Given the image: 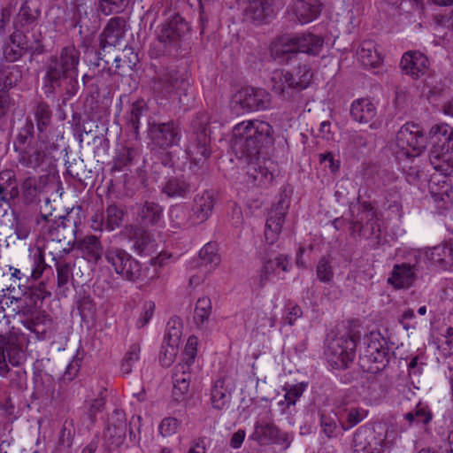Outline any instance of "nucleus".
Listing matches in <instances>:
<instances>
[{"label": "nucleus", "instance_id": "f257e3e1", "mask_svg": "<svg viewBox=\"0 0 453 453\" xmlns=\"http://www.w3.org/2000/svg\"><path fill=\"white\" fill-rule=\"evenodd\" d=\"M80 55L78 49L68 45L62 48L58 54L51 56L45 65L43 81L46 96L55 95L58 90L62 91V105H65L79 90Z\"/></svg>", "mask_w": 453, "mask_h": 453}, {"label": "nucleus", "instance_id": "f03ea898", "mask_svg": "<svg viewBox=\"0 0 453 453\" xmlns=\"http://www.w3.org/2000/svg\"><path fill=\"white\" fill-rule=\"evenodd\" d=\"M273 128L266 121H242L233 127L231 149L239 158L256 159L261 148L273 142Z\"/></svg>", "mask_w": 453, "mask_h": 453}, {"label": "nucleus", "instance_id": "7ed1b4c3", "mask_svg": "<svg viewBox=\"0 0 453 453\" xmlns=\"http://www.w3.org/2000/svg\"><path fill=\"white\" fill-rule=\"evenodd\" d=\"M428 139L432 144L429 160L434 169L445 176L453 175V162L448 157L453 152V127L444 123L434 125Z\"/></svg>", "mask_w": 453, "mask_h": 453}, {"label": "nucleus", "instance_id": "20e7f679", "mask_svg": "<svg viewBox=\"0 0 453 453\" xmlns=\"http://www.w3.org/2000/svg\"><path fill=\"white\" fill-rule=\"evenodd\" d=\"M323 44L322 37L308 33L274 42L272 45L271 52L274 58H278L281 62H296L299 53L319 55Z\"/></svg>", "mask_w": 453, "mask_h": 453}, {"label": "nucleus", "instance_id": "39448f33", "mask_svg": "<svg viewBox=\"0 0 453 453\" xmlns=\"http://www.w3.org/2000/svg\"><path fill=\"white\" fill-rule=\"evenodd\" d=\"M396 437L395 430L384 423L363 426L354 434L353 448L356 453H383L393 445Z\"/></svg>", "mask_w": 453, "mask_h": 453}, {"label": "nucleus", "instance_id": "423d86ee", "mask_svg": "<svg viewBox=\"0 0 453 453\" xmlns=\"http://www.w3.org/2000/svg\"><path fill=\"white\" fill-rule=\"evenodd\" d=\"M311 78V68L305 64H299L293 72L275 73L272 78L273 90L284 100L300 104L303 101L301 91L309 86Z\"/></svg>", "mask_w": 453, "mask_h": 453}, {"label": "nucleus", "instance_id": "0eeeda50", "mask_svg": "<svg viewBox=\"0 0 453 453\" xmlns=\"http://www.w3.org/2000/svg\"><path fill=\"white\" fill-rule=\"evenodd\" d=\"M105 261L117 275L131 282L154 277V274H150L148 267L143 266L126 250L115 245L105 248Z\"/></svg>", "mask_w": 453, "mask_h": 453}, {"label": "nucleus", "instance_id": "6e6552de", "mask_svg": "<svg viewBox=\"0 0 453 453\" xmlns=\"http://www.w3.org/2000/svg\"><path fill=\"white\" fill-rule=\"evenodd\" d=\"M188 86V73L174 65L157 68L151 80L152 91L158 99H174L179 93L186 91Z\"/></svg>", "mask_w": 453, "mask_h": 453}, {"label": "nucleus", "instance_id": "1a4fd4ad", "mask_svg": "<svg viewBox=\"0 0 453 453\" xmlns=\"http://www.w3.org/2000/svg\"><path fill=\"white\" fill-rule=\"evenodd\" d=\"M210 117L205 111L198 112L191 121V135L187 149L191 164L202 167L211 154L209 134Z\"/></svg>", "mask_w": 453, "mask_h": 453}, {"label": "nucleus", "instance_id": "9d476101", "mask_svg": "<svg viewBox=\"0 0 453 453\" xmlns=\"http://www.w3.org/2000/svg\"><path fill=\"white\" fill-rule=\"evenodd\" d=\"M197 338L190 336L188 339L184 349V362L174 366L173 373V396L175 401H180L188 393L191 381V365L196 357Z\"/></svg>", "mask_w": 453, "mask_h": 453}, {"label": "nucleus", "instance_id": "9b49d317", "mask_svg": "<svg viewBox=\"0 0 453 453\" xmlns=\"http://www.w3.org/2000/svg\"><path fill=\"white\" fill-rule=\"evenodd\" d=\"M357 337L346 334L333 338L326 349L327 362L334 369H345L356 356Z\"/></svg>", "mask_w": 453, "mask_h": 453}, {"label": "nucleus", "instance_id": "f8f14e48", "mask_svg": "<svg viewBox=\"0 0 453 453\" xmlns=\"http://www.w3.org/2000/svg\"><path fill=\"white\" fill-rule=\"evenodd\" d=\"M428 137L422 127L415 123H406L396 134V146L406 157H415L426 149Z\"/></svg>", "mask_w": 453, "mask_h": 453}, {"label": "nucleus", "instance_id": "ddd939ff", "mask_svg": "<svg viewBox=\"0 0 453 453\" xmlns=\"http://www.w3.org/2000/svg\"><path fill=\"white\" fill-rule=\"evenodd\" d=\"M25 358L22 344L18 334H0V376L5 377L10 372L8 364L19 365Z\"/></svg>", "mask_w": 453, "mask_h": 453}, {"label": "nucleus", "instance_id": "4468645a", "mask_svg": "<svg viewBox=\"0 0 453 453\" xmlns=\"http://www.w3.org/2000/svg\"><path fill=\"white\" fill-rule=\"evenodd\" d=\"M234 104L241 113L263 111L270 106L271 95L261 88L245 87L234 95Z\"/></svg>", "mask_w": 453, "mask_h": 453}, {"label": "nucleus", "instance_id": "2eb2a0df", "mask_svg": "<svg viewBox=\"0 0 453 453\" xmlns=\"http://www.w3.org/2000/svg\"><path fill=\"white\" fill-rule=\"evenodd\" d=\"M149 135L152 144L160 149H168L179 144L181 131L177 123L168 121L164 123H149Z\"/></svg>", "mask_w": 453, "mask_h": 453}, {"label": "nucleus", "instance_id": "dca6fc26", "mask_svg": "<svg viewBox=\"0 0 453 453\" xmlns=\"http://www.w3.org/2000/svg\"><path fill=\"white\" fill-rule=\"evenodd\" d=\"M238 5L243 19L255 25L268 23L274 16L273 0H239Z\"/></svg>", "mask_w": 453, "mask_h": 453}, {"label": "nucleus", "instance_id": "f3484780", "mask_svg": "<svg viewBox=\"0 0 453 453\" xmlns=\"http://www.w3.org/2000/svg\"><path fill=\"white\" fill-rule=\"evenodd\" d=\"M250 438L259 445L279 444L285 449L288 448L292 441L289 434L281 431L273 422L264 420L255 423Z\"/></svg>", "mask_w": 453, "mask_h": 453}, {"label": "nucleus", "instance_id": "a211bd4d", "mask_svg": "<svg viewBox=\"0 0 453 453\" xmlns=\"http://www.w3.org/2000/svg\"><path fill=\"white\" fill-rule=\"evenodd\" d=\"M52 214H39L35 218V223L37 226H41V232L42 234H49L51 238H55V232L57 235L63 238L67 234H74L77 228V221L72 219L71 212L64 216H59L58 220L51 219Z\"/></svg>", "mask_w": 453, "mask_h": 453}, {"label": "nucleus", "instance_id": "6ab92c4d", "mask_svg": "<svg viewBox=\"0 0 453 453\" xmlns=\"http://www.w3.org/2000/svg\"><path fill=\"white\" fill-rule=\"evenodd\" d=\"M288 206L289 202L286 196H280L277 203L268 211L265 227V240L268 244H273L278 241Z\"/></svg>", "mask_w": 453, "mask_h": 453}, {"label": "nucleus", "instance_id": "aec40b11", "mask_svg": "<svg viewBox=\"0 0 453 453\" xmlns=\"http://www.w3.org/2000/svg\"><path fill=\"white\" fill-rule=\"evenodd\" d=\"M386 341L379 333L370 334V342L367 343L365 354L362 360H367L374 364V366L368 367V371L375 372L384 369L388 364V349L385 347Z\"/></svg>", "mask_w": 453, "mask_h": 453}, {"label": "nucleus", "instance_id": "412c9836", "mask_svg": "<svg viewBox=\"0 0 453 453\" xmlns=\"http://www.w3.org/2000/svg\"><path fill=\"white\" fill-rule=\"evenodd\" d=\"M189 31V26L179 14L171 16L157 31V39L165 46L176 44Z\"/></svg>", "mask_w": 453, "mask_h": 453}, {"label": "nucleus", "instance_id": "4be33fe9", "mask_svg": "<svg viewBox=\"0 0 453 453\" xmlns=\"http://www.w3.org/2000/svg\"><path fill=\"white\" fill-rule=\"evenodd\" d=\"M126 234L132 243V249L141 256H149L156 252V242L146 229L136 225L126 226Z\"/></svg>", "mask_w": 453, "mask_h": 453}, {"label": "nucleus", "instance_id": "5701e85b", "mask_svg": "<svg viewBox=\"0 0 453 453\" xmlns=\"http://www.w3.org/2000/svg\"><path fill=\"white\" fill-rule=\"evenodd\" d=\"M216 198L214 194L209 190L197 193L191 207L190 222L192 225H198L205 222L212 214Z\"/></svg>", "mask_w": 453, "mask_h": 453}, {"label": "nucleus", "instance_id": "b1692460", "mask_svg": "<svg viewBox=\"0 0 453 453\" xmlns=\"http://www.w3.org/2000/svg\"><path fill=\"white\" fill-rule=\"evenodd\" d=\"M29 257L26 264L21 269H15L12 276L18 279H29L38 280L42 275L47 267L44 258V252L40 247L29 250Z\"/></svg>", "mask_w": 453, "mask_h": 453}, {"label": "nucleus", "instance_id": "393cba45", "mask_svg": "<svg viewBox=\"0 0 453 453\" xmlns=\"http://www.w3.org/2000/svg\"><path fill=\"white\" fill-rule=\"evenodd\" d=\"M128 26L126 18L115 16L111 18L100 34V47L116 46L125 36Z\"/></svg>", "mask_w": 453, "mask_h": 453}, {"label": "nucleus", "instance_id": "a878e982", "mask_svg": "<svg viewBox=\"0 0 453 453\" xmlns=\"http://www.w3.org/2000/svg\"><path fill=\"white\" fill-rule=\"evenodd\" d=\"M419 271L418 262L414 264L401 263L393 266L388 283L395 288H409L415 283Z\"/></svg>", "mask_w": 453, "mask_h": 453}, {"label": "nucleus", "instance_id": "bb28decb", "mask_svg": "<svg viewBox=\"0 0 453 453\" xmlns=\"http://www.w3.org/2000/svg\"><path fill=\"white\" fill-rule=\"evenodd\" d=\"M400 67L404 74L418 80L427 72L429 61L420 51H407L402 57Z\"/></svg>", "mask_w": 453, "mask_h": 453}, {"label": "nucleus", "instance_id": "cd10ccee", "mask_svg": "<svg viewBox=\"0 0 453 453\" xmlns=\"http://www.w3.org/2000/svg\"><path fill=\"white\" fill-rule=\"evenodd\" d=\"M127 418L122 411L114 410L104 431V437L116 447L123 444L127 433Z\"/></svg>", "mask_w": 453, "mask_h": 453}, {"label": "nucleus", "instance_id": "c85d7f7f", "mask_svg": "<svg viewBox=\"0 0 453 453\" xmlns=\"http://www.w3.org/2000/svg\"><path fill=\"white\" fill-rule=\"evenodd\" d=\"M369 411L358 404L343 403L339 407L337 418L344 431L357 426L368 416Z\"/></svg>", "mask_w": 453, "mask_h": 453}, {"label": "nucleus", "instance_id": "c756f323", "mask_svg": "<svg viewBox=\"0 0 453 453\" xmlns=\"http://www.w3.org/2000/svg\"><path fill=\"white\" fill-rule=\"evenodd\" d=\"M323 10L320 0H294L293 14L301 24H308L317 19Z\"/></svg>", "mask_w": 453, "mask_h": 453}, {"label": "nucleus", "instance_id": "7c9ffc66", "mask_svg": "<svg viewBox=\"0 0 453 453\" xmlns=\"http://www.w3.org/2000/svg\"><path fill=\"white\" fill-rule=\"evenodd\" d=\"M430 263L441 270H450L453 267V242L449 241L430 248L426 252Z\"/></svg>", "mask_w": 453, "mask_h": 453}, {"label": "nucleus", "instance_id": "2f4dec72", "mask_svg": "<svg viewBox=\"0 0 453 453\" xmlns=\"http://www.w3.org/2000/svg\"><path fill=\"white\" fill-rule=\"evenodd\" d=\"M77 248L89 263L97 265L103 257L105 259V249L96 235L85 236L78 242Z\"/></svg>", "mask_w": 453, "mask_h": 453}, {"label": "nucleus", "instance_id": "473e14b6", "mask_svg": "<svg viewBox=\"0 0 453 453\" xmlns=\"http://www.w3.org/2000/svg\"><path fill=\"white\" fill-rule=\"evenodd\" d=\"M46 177L28 175L20 182V193L25 204H33L39 202V196L43 190L41 183H45Z\"/></svg>", "mask_w": 453, "mask_h": 453}, {"label": "nucleus", "instance_id": "72a5a7b5", "mask_svg": "<svg viewBox=\"0 0 453 453\" xmlns=\"http://www.w3.org/2000/svg\"><path fill=\"white\" fill-rule=\"evenodd\" d=\"M33 398L42 401H49L53 398L55 392V380L46 372H35L33 378Z\"/></svg>", "mask_w": 453, "mask_h": 453}, {"label": "nucleus", "instance_id": "f704fd0d", "mask_svg": "<svg viewBox=\"0 0 453 453\" xmlns=\"http://www.w3.org/2000/svg\"><path fill=\"white\" fill-rule=\"evenodd\" d=\"M376 219L377 211L370 202L359 203L351 209L350 234L356 237L357 226Z\"/></svg>", "mask_w": 453, "mask_h": 453}, {"label": "nucleus", "instance_id": "c9c22d12", "mask_svg": "<svg viewBox=\"0 0 453 453\" xmlns=\"http://www.w3.org/2000/svg\"><path fill=\"white\" fill-rule=\"evenodd\" d=\"M46 157V152L42 145L35 143L29 145L19 153L18 163L23 167L36 170Z\"/></svg>", "mask_w": 453, "mask_h": 453}, {"label": "nucleus", "instance_id": "e433bc0d", "mask_svg": "<svg viewBox=\"0 0 453 453\" xmlns=\"http://www.w3.org/2000/svg\"><path fill=\"white\" fill-rule=\"evenodd\" d=\"M33 114L36 122L38 138L44 142L48 137L47 130L51 124L52 111L46 102L40 101L34 107Z\"/></svg>", "mask_w": 453, "mask_h": 453}, {"label": "nucleus", "instance_id": "4c0bfd02", "mask_svg": "<svg viewBox=\"0 0 453 453\" xmlns=\"http://www.w3.org/2000/svg\"><path fill=\"white\" fill-rule=\"evenodd\" d=\"M163 207L155 202L145 201L137 210V219L142 226L157 225L162 219Z\"/></svg>", "mask_w": 453, "mask_h": 453}, {"label": "nucleus", "instance_id": "58836bf2", "mask_svg": "<svg viewBox=\"0 0 453 453\" xmlns=\"http://www.w3.org/2000/svg\"><path fill=\"white\" fill-rule=\"evenodd\" d=\"M162 193L170 198H183L191 191V184L183 175L172 176L164 183Z\"/></svg>", "mask_w": 453, "mask_h": 453}, {"label": "nucleus", "instance_id": "ea45409f", "mask_svg": "<svg viewBox=\"0 0 453 453\" xmlns=\"http://www.w3.org/2000/svg\"><path fill=\"white\" fill-rule=\"evenodd\" d=\"M376 108L374 104L366 98H361L354 101L350 108L352 119L359 123H368L376 116Z\"/></svg>", "mask_w": 453, "mask_h": 453}, {"label": "nucleus", "instance_id": "a19ab883", "mask_svg": "<svg viewBox=\"0 0 453 453\" xmlns=\"http://www.w3.org/2000/svg\"><path fill=\"white\" fill-rule=\"evenodd\" d=\"M23 27L14 25V31L10 35L9 41L16 46L27 50L32 54H42L43 52V45L39 38L31 42L26 35Z\"/></svg>", "mask_w": 453, "mask_h": 453}, {"label": "nucleus", "instance_id": "79ce46f5", "mask_svg": "<svg viewBox=\"0 0 453 453\" xmlns=\"http://www.w3.org/2000/svg\"><path fill=\"white\" fill-rule=\"evenodd\" d=\"M148 112V107L144 100L140 99L134 102L127 113L125 119L127 128L133 133L135 139H138L140 119Z\"/></svg>", "mask_w": 453, "mask_h": 453}, {"label": "nucleus", "instance_id": "37998d69", "mask_svg": "<svg viewBox=\"0 0 453 453\" xmlns=\"http://www.w3.org/2000/svg\"><path fill=\"white\" fill-rule=\"evenodd\" d=\"M274 265H278L283 272L286 273L288 272L291 267V264L288 257L284 255H280L275 259L266 260L259 271V275L257 278L258 286L260 288H263L266 285L269 277L274 273Z\"/></svg>", "mask_w": 453, "mask_h": 453}, {"label": "nucleus", "instance_id": "c03bdc74", "mask_svg": "<svg viewBox=\"0 0 453 453\" xmlns=\"http://www.w3.org/2000/svg\"><path fill=\"white\" fill-rule=\"evenodd\" d=\"M231 396V392L225 386V380L223 379L217 380L211 388V393L212 407L217 410L228 408Z\"/></svg>", "mask_w": 453, "mask_h": 453}, {"label": "nucleus", "instance_id": "a18cd8bd", "mask_svg": "<svg viewBox=\"0 0 453 453\" xmlns=\"http://www.w3.org/2000/svg\"><path fill=\"white\" fill-rule=\"evenodd\" d=\"M357 58L366 67H376L381 62L380 55L372 41H364L360 44L357 50Z\"/></svg>", "mask_w": 453, "mask_h": 453}, {"label": "nucleus", "instance_id": "49530a36", "mask_svg": "<svg viewBox=\"0 0 453 453\" xmlns=\"http://www.w3.org/2000/svg\"><path fill=\"white\" fill-rule=\"evenodd\" d=\"M41 15L39 8L33 1L26 0L20 6L15 26L25 27L36 23Z\"/></svg>", "mask_w": 453, "mask_h": 453}, {"label": "nucleus", "instance_id": "de8ad7c7", "mask_svg": "<svg viewBox=\"0 0 453 453\" xmlns=\"http://www.w3.org/2000/svg\"><path fill=\"white\" fill-rule=\"evenodd\" d=\"M66 239V236L63 238L56 236L47 242L45 248L49 250L54 262L65 261V257L72 251V242Z\"/></svg>", "mask_w": 453, "mask_h": 453}, {"label": "nucleus", "instance_id": "09e8293b", "mask_svg": "<svg viewBox=\"0 0 453 453\" xmlns=\"http://www.w3.org/2000/svg\"><path fill=\"white\" fill-rule=\"evenodd\" d=\"M50 296L43 282L29 287L23 295L25 304L29 309L37 308Z\"/></svg>", "mask_w": 453, "mask_h": 453}, {"label": "nucleus", "instance_id": "8fccbe9b", "mask_svg": "<svg viewBox=\"0 0 453 453\" xmlns=\"http://www.w3.org/2000/svg\"><path fill=\"white\" fill-rule=\"evenodd\" d=\"M247 173L252 179L254 185L263 187L271 183L273 179V173L267 167L250 160Z\"/></svg>", "mask_w": 453, "mask_h": 453}, {"label": "nucleus", "instance_id": "3c124183", "mask_svg": "<svg viewBox=\"0 0 453 453\" xmlns=\"http://www.w3.org/2000/svg\"><path fill=\"white\" fill-rule=\"evenodd\" d=\"M122 54V57H116L114 59L115 73L119 74L132 71L138 62V56L132 47H125Z\"/></svg>", "mask_w": 453, "mask_h": 453}, {"label": "nucleus", "instance_id": "603ef678", "mask_svg": "<svg viewBox=\"0 0 453 453\" xmlns=\"http://www.w3.org/2000/svg\"><path fill=\"white\" fill-rule=\"evenodd\" d=\"M403 418L408 421L409 426L413 423L427 425L432 420L433 414L428 405L418 403L412 411L403 415Z\"/></svg>", "mask_w": 453, "mask_h": 453}, {"label": "nucleus", "instance_id": "864d4df0", "mask_svg": "<svg viewBox=\"0 0 453 453\" xmlns=\"http://www.w3.org/2000/svg\"><path fill=\"white\" fill-rule=\"evenodd\" d=\"M212 311L211 301L208 296L197 299L194 310V322L202 327L209 319Z\"/></svg>", "mask_w": 453, "mask_h": 453}, {"label": "nucleus", "instance_id": "5fc2aeb1", "mask_svg": "<svg viewBox=\"0 0 453 453\" xmlns=\"http://www.w3.org/2000/svg\"><path fill=\"white\" fill-rule=\"evenodd\" d=\"M140 157V151L136 148H121L113 161V169L121 171L123 168L132 165L137 157Z\"/></svg>", "mask_w": 453, "mask_h": 453}, {"label": "nucleus", "instance_id": "6e6d98bb", "mask_svg": "<svg viewBox=\"0 0 453 453\" xmlns=\"http://www.w3.org/2000/svg\"><path fill=\"white\" fill-rule=\"evenodd\" d=\"M0 188L7 192L10 198L17 199L19 196V189L15 173L12 170L0 172Z\"/></svg>", "mask_w": 453, "mask_h": 453}, {"label": "nucleus", "instance_id": "4d7b16f0", "mask_svg": "<svg viewBox=\"0 0 453 453\" xmlns=\"http://www.w3.org/2000/svg\"><path fill=\"white\" fill-rule=\"evenodd\" d=\"M199 257L208 272L214 270L221 260L217 252L216 245L212 242H208L201 249Z\"/></svg>", "mask_w": 453, "mask_h": 453}, {"label": "nucleus", "instance_id": "13d9d810", "mask_svg": "<svg viewBox=\"0 0 453 453\" xmlns=\"http://www.w3.org/2000/svg\"><path fill=\"white\" fill-rule=\"evenodd\" d=\"M105 213V230L111 232L122 226L125 211L121 208L112 203L107 206Z\"/></svg>", "mask_w": 453, "mask_h": 453}, {"label": "nucleus", "instance_id": "bf43d9fd", "mask_svg": "<svg viewBox=\"0 0 453 453\" xmlns=\"http://www.w3.org/2000/svg\"><path fill=\"white\" fill-rule=\"evenodd\" d=\"M21 78V71L17 65L8 66L3 69L0 73L1 88H5L9 92V89L15 87L20 81Z\"/></svg>", "mask_w": 453, "mask_h": 453}, {"label": "nucleus", "instance_id": "052dcab7", "mask_svg": "<svg viewBox=\"0 0 453 453\" xmlns=\"http://www.w3.org/2000/svg\"><path fill=\"white\" fill-rule=\"evenodd\" d=\"M182 321L180 318H171L166 324L164 341L179 345L182 335Z\"/></svg>", "mask_w": 453, "mask_h": 453}, {"label": "nucleus", "instance_id": "680f3d73", "mask_svg": "<svg viewBox=\"0 0 453 453\" xmlns=\"http://www.w3.org/2000/svg\"><path fill=\"white\" fill-rule=\"evenodd\" d=\"M57 271V283L60 288H67L70 279L73 277V264L67 261L55 262Z\"/></svg>", "mask_w": 453, "mask_h": 453}, {"label": "nucleus", "instance_id": "e2e57ef3", "mask_svg": "<svg viewBox=\"0 0 453 453\" xmlns=\"http://www.w3.org/2000/svg\"><path fill=\"white\" fill-rule=\"evenodd\" d=\"M105 406V399L103 396V391L100 392L98 397L86 403L85 415L89 419L90 424L94 425L96 421V415L102 412Z\"/></svg>", "mask_w": 453, "mask_h": 453}, {"label": "nucleus", "instance_id": "0e129e2a", "mask_svg": "<svg viewBox=\"0 0 453 453\" xmlns=\"http://www.w3.org/2000/svg\"><path fill=\"white\" fill-rule=\"evenodd\" d=\"M380 235V225L378 219L357 226L356 236L364 239L374 237L379 239Z\"/></svg>", "mask_w": 453, "mask_h": 453}, {"label": "nucleus", "instance_id": "69168bd1", "mask_svg": "<svg viewBox=\"0 0 453 453\" xmlns=\"http://www.w3.org/2000/svg\"><path fill=\"white\" fill-rule=\"evenodd\" d=\"M317 278L323 283H331L334 280V269L328 257H321L316 267Z\"/></svg>", "mask_w": 453, "mask_h": 453}, {"label": "nucleus", "instance_id": "338daca9", "mask_svg": "<svg viewBox=\"0 0 453 453\" xmlns=\"http://www.w3.org/2000/svg\"><path fill=\"white\" fill-rule=\"evenodd\" d=\"M178 346L168 342H163L159 353V362L162 366L169 367L174 362L178 354Z\"/></svg>", "mask_w": 453, "mask_h": 453}, {"label": "nucleus", "instance_id": "774afa93", "mask_svg": "<svg viewBox=\"0 0 453 453\" xmlns=\"http://www.w3.org/2000/svg\"><path fill=\"white\" fill-rule=\"evenodd\" d=\"M170 219L173 224L177 227H183L190 220V214L188 209L183 205L173 206L170 210Z\"/></svg>", "mask_w": 453, "mask_h": 453}]
</instances>
